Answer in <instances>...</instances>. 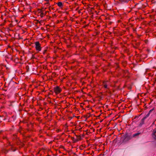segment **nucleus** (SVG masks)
Listing matches in <instances>:
<instances>
[{
    "label": "nucleus",
    "instance_id": "15",
    "mask_svg": "<svg viewBox=\"0 0 156 156\" xmlns=\"http://www.w3.org/2000/svg\"><path fill=\"white\" fill-rule=\"evenodd\" d=\"M154 122H153V123H152V125H151V126H153V125H154Z\"/></svg>",
    "mask_w": 156,
    "mask_h": 156
},
{
    "label": "nucleus",
    "instance_id": "11",
    "mask_svg": "<svg viewBox=\"0 0 156 156\" xmlns=\"http://www.w3.org/2000/svg\"><path fill=\"white\" fill-rule=\"evenodd\" d=\"M148 117L146 115L144 117H143V119L144 120H145Z\"/></svg>",
    "mask_w": 156,
    "mask_h": 156
},
{
    "label": "nucleus",
    "instance_id": "16",
    "mask_svg": "<svg viewBox=\"0 0 156 156\" xmlns=\"http://www.w3.org/2000/svg\"><path fill=\"white\" fill-rule=\"evenodd\" d=\"M37 21H38L39 20H36Z\"/></svg>",
    "mask_w": 156,
    "mask_h": 156
},
{
    "label": "nucleus",
    "instance_id": "9",
    "mask_svg": "<svg viewBox=\"0 0 156 156\" xmlns=\"http://www.w3.org/2000/svg\"><path fill=\"white\" fill-rule=\"evenodd\" d=\"M2 150V152L5 153H7L8 152V150L5 149L3 148Z\"/></svg>",
    "mask_w": 156,
    "mask_h": 156
},
{
    "label": "nucleus",
    "instance_id": "4",
    "mask_svg": "<svg viewBox=\"0 0 156 156\" xmlns=\"http://www.w3.org/2000/svg\"><path fill=\"white\" fill-rule=\"evenodd\" d=\"M108 81H104L103 82V85L104 87L106 89H109V87L108 86Z\"/></svg>",
    "mask_w": 156,
    "mask_h": 156
},
{
    "label": "nucleus",
    "instance_id": "12",
    "mask_svg": "<svg viewBox=\"0 0 156 156\" xmlns=\"http://www.w3.org/2000/svg\"><path fill=\"white\" fill-rule=\"evenodd\" d=\"M154 110V109H151L150 110L149 112L150 113Z\"/></svg>",
    "mask_w": 156,
    "mask_h": 156
},
{
    "label": "nucleus",
    "instance_id": "17",
    "mask_svg": "<svg viewBox=\"0 0 156 156\" xmlns=\"http://www.w3.org/2000/svg\"><path fill=\"white\" fill-rule=\"evenodd\" d=\"M155 126H156V125H155Z\"/></svg>",
    "mask_w": 156,
    "mask_h": 156
},
{
    "label": "nucleus",
    "instance_id": "3",
    "mask_svg": "<svg viewBox=\"0 0 156 156\" xmlns=\"http://www.w3.org/2000/svg\"><path fill=\"white\" fill-rule=\"evenodd\" d=\"M55 92L57 94L61 92V90L58 87H55L54 88Z\"/></svg>",
    "mask_w": 156,
    "mask_h": 156
},
{
    "label": "nucleus",
    "instance_id": "2",
    "mask_svg": "<svg viewBox=\"0 0 156 156\" xmlns=\"http://www.w3.org/2000/svg\"><path fill=\"white\" fill-rule=\"evenodd\" d=\"M9 151H16V148L15 146L12 144H9Z\"/></svg>",
    "mask_w": 156,
    "mask_h": 156
},
{
    "label": "nucleus",
    "instance_id": "13",
    "mask_svg": "<svg viewBox=\"0 0 156 156\" xmlns=\"http://www.w3.org/2000/svg\"><path fill=\"white\" fill-rule=\"evenodd\" d=\"M150 113L148 112L146 115L148 117L150 115Z\"/></svg>",
    "mask_w": 156,
    "mask_h": 156
},
{
    "label": "nucleus",
    "instance_id": "7",
    "mask_svg": "<svg viewBox=\"0 0 156 156\" xmlns=\"http://www.w3.org/2000/svg\"><path fill=\"white\" fill-rule=\"evenodd\" d=\"M57 4L58 6L60 8H62L63 6V3L61 2H59L57 3Z\"/></svg>",
    "mask_w": 156,
    "mask_h": 156
},
{
    "label": "nucleus",
    "instance_id": "8",
    "mask_svg": "<svg viewBox=\"0 0 156 156\" xmlns=\"http://www.w3.org/2000/svg\"><path fill=\"white\" fill-rule=\"evenodd\" d=\"M144 120L143 119H142L141 121V122L139 124V126H141L142 125L144 124Z\"/></svg>",
    "mask_w": 156,
    "mask_h": 156
},
{
    "label": "nucleus",
    "instance_id": "1",
    "mask_svg": "<svg viewBox=\"0 0 156 156\" xmlns=\"http://www.w3.org/2000/svg\"><path fill=\"white\" fill-rule=\"evenodd\" d=\"M35 44L36 49L38 51H41V49L39 42L38 41L36 42L35 43Z\"/></svg>",
    "mask_w": 156,
    "mask_h": 156
},
{
    "label": "nucleus",
    "instance_id": "6",
    "mask_svg": "<svg viewBox=\"0 0 156 156\" xmlns=\"http://www.w3.org/2000/svg\"><path fill=\"white\" fill-rule=\"evenodd\" d=\"M141 134V133L140 131H138L137 133L134 134L132 136L133 137H136L138 136L140 134Z\"/></svg>",
    "mask_w": 156,
    "mask_h": 156
},
{
    "label": "nucleus",
    "instance_id": "14",
    "mask_svg": "<svg viewBox=\"0 0 156 156\" xmlns=\"http://www.w3.org/2000/svg\"><path fill=\"white\" fill-rule=\"evenodd\" d=\"M154 136V139H156V135H153Z\"/></svg>",
    "mask_w": 156,
    "mask_h": 156
},
{
    "label": "nucleus",
    "instance_id": "5",
    "mask_svg": "<svg viewBox=\"0 0 156 156\" xmlns=\"http://www.w3.org/2000/svg\"><path fill=\"white\" fill-rule=\"evenodd\" d=\"M19 20H14V21H12V23H10L11 26H13L19 22Z\"/></svg>",
    "mask_w": 156,
    "mask_h": 156
},
{
    "label": "nucleus",
    "instance_id": "10",
    "mask_svg": "<svg viewBox=\"0 0 156 156\" xmlns=\"http://www.w3.org/2000/svg\"><path fill=\"white\" fill-rule=\"evenodd\" d=\"M152 134L153 135H155V134H156V128L153 130Z\"/></svg>",
    "mask_w": 156,
    "mask_h": 156
}]
</instances>
